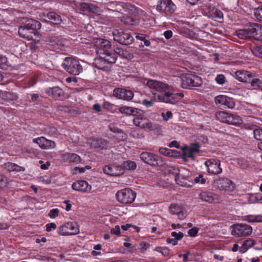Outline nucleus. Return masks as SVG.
<instances>
[{
	"label": "nucleus",
	"mask_w": 262,
	"mask_h": 262,
	"mask_svg": "<svg viewBox=\"0 0 262 262\" xmlns=\"http://www.w3.org/2000/svg\"><path fill=\"white\" fill-rule=\"evenodd\" d=\"M161 254L164 256H167L170 254V250L166 247H163Z\"/></svg>",
	"instance_id": "bf43d9fd"
},
{
	"label": "nucleus",
	"mask_w": 262,
	"mask_h": 262,
	"mask_svg": "<svg viewBox=\"0 0 262 262\" xmlns=\"http://www.w3.org/2000/svg\"><path fill=\"white\" fill-rule=\"evenodd\" d=\"M64 69L73 75H77L82 71V67H64Z\"/></svg>",
	"instance_id": "e433bc0d"
},
{
	"label": "nucleus",
	"mask_w": 262,
	"mask_h": 262,
	"mask_svg": "<svg viewBox=\"0 0 262 262\" xmlns=\"http://www.w3.org/2000/svg\"><path fill=\"white\" fill-rule=\"evenodd\" d=\"M143 83L151 89L155 90L160 92L157 94L152 93L154 95L155 101H159L165 103L173 104L175 99L172 94V88L168 84L154 80L144 79Z\"/></svg>",
	"instance_id": "f257e3e1"
},
{
	"label": "nucleus",
	"mask_w": 262,
	"mask_h": 262,
	"mask_svg": "<svg viewBox=\"0 0 262 262\" xmlns=\"http://www.w3.org/2000/svg\"><path fill=\"white\" fill-rule=\"evenodd\" d=\"M39 163L40 164V168L45 170L48 169L51 165V163L49 161H47L45 163H43L42 161L40 160L39 161Z\"/></svg>",
	"instance_id": "6e6d98bb"
},
{
	"label": "nucleus",
	"mask_w": 262,
	"mask_h": 262,
	"mask_svg": "<svg viewBox=\"0 0 262 262\" xmlns=\"http://www.w3.org/2000/svg\"><path fill=\"white\" fill-rule=\"evenodd\" d=\"M198 231L199 229L196 227L192 228L188 231V234L190 236L195 237L197 235Z\"/></svg>",
	"instance_id": "864d4df0"
},
{
	"label": "nucleus",
	"mask_w": 262,
	"mask_h": 262,
	"mask_svg": "<svg viewBox=\"0 0 262 262\" xmlns=\"http://www.w3.org/2000/svg\"><path fill=\"white\" fill-rule=\"evenodd\" d=\"M171 236L177 241L181 240L184 236V234L181 232L177 233V232L173 231L171 232Z\"/></svg>",
	"instance_id": "de8ad7c7"
},
{
	"label": "nucleus",
	"mask_w": 262,
	"mask_h": 262,
	"mask_svg": "<svg viewBox=\"0 0 262 262\" xmlns=\"http://www.w3.org/2000/svg\"><path fill=\"white\" fill-rule=\"evenodd\" d=\"M169 211L171 214L177 215L180 220H183L186 216L185 209L181 206L176 204H171L169 207Z\"/></svg>",
	"instance_id": "f3484780"
},
{
	"label": "nucleus",
	"mask_w": 262,
	"mask_h": 262,
	"mask_svg": "<svg viewBox=\"0 0 262 262\" xmlns=\"http://www.w3.org/2000/svg\"><path fill=\"white\" fill-rule=\"evenodd\" d=\"M172 113L171 111H167L166 113L162 112L161 113V116L162 117L164 121H168L169 119L172 118Z\"/></svg>",
	"instance_id": "09e8293b"
},
{
	"label": "nucleus",
	"mask_w": 262,
	"mask_h": 262,
	"mask_svg": "<svg viewBox=\"0 0 262 262\" xmlns=\"http://www.w3.org/2000/svg\"><path fill=\"white\" fill-rule=\"evenodd\" d=\"M176 6L171 0H158L157 10L165 14L172 13Z\"/></svg>",
	"instance_id": "6e6552de"
},
{
	"label": "nucleus",
	"mask_w": 262,
	"mask_h": 262,
	"mask_svg": "<svg viewBox=\"0 0 262 262\" xmlns=\"http://www.w3.org/2000/svg\"><path fill=\"white\" fill-rule=\"evenodd\" d=\"M107 144V142L103 139H92L91 142L92 147L100 149L106 148Z\"/></svg>",
	"instance_id": "bb28decb"
},
{
	"label": "nucleus",
	"mask_w": 262,
	"mask_h": 262,
	"mask_svg": "<svg viewBox=\"0 0 262 262\" xmlns=\"http://www.w3.org/2000/svg\"><path fill=\"white\" fill-rule=\"evenodd\" d=\"M134 97V93L132 91L124 90L123 98L122 99L129 101L130 100Z\"/></svg>",
	"instance_id": "a18cd8bd"
},
{
	"label": "nucleus",
	"mask_w": 262,
	"mask_h": 262,
	"mask_svg": "<svg viewBox=\"0 0 262 262\" xmlns=\"http://www.w3.org/2000/svg\"><path fill=\"white\" fill-rule=\"evenodd\" d=\"M242 122L243 120L239 116L229 113L227 124L236 125H239Z\"/></svg>",
	"instance_id": "2f4dec72"
},
{
	"label": "nucleus",
	"mask_w": 262,
	"mask_h": 262,
	"mask_svg": "<svg viewBox=\"0 0 262 262\" xmlns=\"http://www.w3.org/2000/svg\"><path fill=\"white\" fill-rule=\"evenodd\" d=\"M21 22L23 24L18 28L19 35L28 40H35L38 42L39 40H36V37L39 38V34L37 30L41 28V24L32 19L23 18Z\"/></svg>",
	"instance_id": "7ed1b4c3"
},
{
	"label": "nucleus",
	"mask_w": 262,
	"mask_h": 262,
	"mask_svg": "<svg viewBox=\"0 0 262 262\" xmlns=\"http://www.w3.org/2000/svg\"><path fill=\"white\" fill-rule=\"evenodd\" d=\"M205 165L207 168V171L213 174H219L222 172L221 168L220 161L217 159H209L205 162Z\"/></svg>",
	"instance_id": "9b49d317"
},
{
	"label": "nucleus",
	"mask_w": 262,
	"mask_h": 262,
	"mask_svg": "<svg viewBox=\"0 0 262 262\" xmlns=\"http://www.w3.org/2000/svg\"><path fill=\"white\" fill-rule=\"evenodd\" d=\"M114 39L121 44L130 45L134 41V38L130 32L127 30L116 29L113 32Z\"/></svg>",
	"instance_id": "39448f33"
},
{
	"label": "nucleus",
	"mask_w": 262,
	"mask_h": 262,
	"mask_svg": "<svg viewBox=\"0 0 262 262\" xmlns=\"http://www.w3.org/2000/svg\"><path fill=\"white\" fill-rule=\"evenodd\" d=\"M215 115L217 120L223 123H227L229 113L224 111H219L216 112Z\"/></svg>",
	"instance_id": "c9c22d12"
},
{
	"label": "nucleus",
	"mask_w": 262,
	"mask_h": 262,
	"mask_svg": "<svg viewBox=\"0 0 262 262\" xmlns=\"http://www.w3.org/2000/svg\"><path fill=\"white\" fill-rule=\"evenodd\" d=\"M135 34L136 35L135 37L137 39L140 40L141 41H143L145 40L146 37V35L145 34L137 33H135Z\"/></svg>",
	"instance_id": "680f3d73"
},
{
	"label": "nucleus",
	"mask_w": 262,
	"mask_h": 262,
	"mask_svg": "<svg viewBox=\"0 0 262 262\" xmlns=\"http://www.w3.org/2000/svg\"><path fill=\"white\" fill-rule=\"evenodd\" d=\"M140 158L144 162L153 166L161 165V160L155 154L148 152H143L140 154Z\"/></svg>",
	"instance_id": "f8f14e48"
},
{
	"label": "nucleus",
	"mask_w": 262,
	"mask_h": 262,
	"mask_svg": "<svg viewBox=\"0 0 262 262\" xmlns=\"http://www.w3.org/2000/svg\"><path fill=\"white\" fill-rule=\"evenodd\" d=\"M235 77L239 81L247 82L248 79L252 77V75L247 71L238 70L235 72Z\"/></svg>",
	"instance_id": "a878e982"
},
{
	"label": "nucleus",
	"mask_w": 262,
	"mask_h": 262,
	"mask_svg": "<svg viewBox=\"0 0 262 262\" xmlns=\"http://www.w3.org/2000/svg\"><path fill=\"white\" fill-rule=\"evenodd\" d=\"M5 167L9 171L20 172L24 171L25 169L24 167L11 162L5 163Z\"/></svg>",
	"instance_id": "7c9ffc66"
},
{
	"label": "nucleus",
	"mask_w": 262,
	"mask_h": 262,
	"mask_svg": "<svg viewBox=\"0 0 262 262\" xmlns=\"http://www.w3.org/2000/svg\"><path fill=\"white\" fill-rule=\"evenodd\" d=\"M137 165L135 162L128 161L123 163V168L127 170H134L136 168Z\"/></svg>",
	"instance_id": "a19ab883"
},
{
	"label": "nucleus",
	"mask_w": 262,
	"mask_h": 262,
	"mask_svg": "<svg viewBox=\"0 0 262 262\" xmlns=\"http://www.w3.org/2000/svg\"><path fill=\"white\" fill-rule=\"evenodd\" d=\"M194 181L195 183L204 184L206 182L205 179L203 178L202 174H200L198 177H196L194 179Z\"/></svg>",
	"instance_id": "3c124183"
},
{
	"label": "nucleus",
	"mask_w": 262,
	"mask_h": 262,
	"mask_svg": "<svg viewBox=\"0 0 262 262\" xmlns=\"http://www.w3.org/2000/svg\"><path fill=\"white\" fill-rule=\"evenodd\" d=\"M234 161L242 169H246L249 166L248 162L244 159H235Z\"/></svg>",
	"instance_id": "ea45409f"
},
{
	"label": "nucleus",
	"mask_w": 262,
	"mask_h": 262,
	"mask_svg": "<svg viewBox=\"0 0 262 262\" xmlns=\"http://www.w3.org/2000/svg\"><path fill=\"white\" fill-rule=\"evenodd\" d=\"M46 93L49 96H52L55 98L63 97L64 95V92L58 86L47 89Z\"/></svg>",
	"instance_id": "b1692460"
},
{
	"label": "nucleus",
	"mask_w": 262,
	"mask_h": 262,
	"mask_svg": "<svg viewBox=\"0 0 262 262\" xmlns=\"http://www.w3.org/2000/svg\"><path fill=\"white\" fill-rule=\"evenodd\" d=\"M80 6L83 11L94 13H98L100 11L99 7L92 4L82 3L81 4Z\"/></svg>",
	"instance_id": "c85d7f7f"
},
{
	"label": "nucleus",
	"mask_w": 262,
	"mask_h": 262,
	"mask_svg": "<svg viewBox=\"0 0 262 262\" xmlns=\"http://www.w3.org/2000/svg\"><path fill=\"white\" fill-rule=\"evenodd\" d=\"M164 37L166 39H169L172 37V32L170 30H168L164 33Z\"/></svg>",
	"instance_id": "338daca9"
},
{
	"label": "nucleus",
	"mask_w": 262,
	"mask_h": 262,
	"mask_svg": "<svg viewBox=\"0 0 262 262\" xmlns=\"http://www.w3.org/2000/svg\"><path fill=\"white\" fill-rule=\"evenodd\" d=\"M8 184L7 178L3 174H0V189L6 188Z\"/></svg>",
	"instance_id": "79ce46f5"
},
{
	"label": "nucleus",
	"mask_w": 262,
	"mask_h": 262,
	"mask_svg": "<svg viewBox=\"0 0 262 262\" xmlns=\"http://www.w3.org/2000/svg\"><path fill=\"white\" fill-rule=\"evenodd\" d=\"M118 110L122 114H125L128 116L132 115L135 117L136 115H140L142 113V111L140 109L126 106H120Z\"/></svg>",
	"instance_id": "6ab92c4d"
},
{
	"label": "nucleus",
	"mask_w": 262,
	"mask_h": 262,
	"mask_svg": "<svg viewBox=\"0 0 262 262\" xmlns=\"http://www.w3.org/2000/svg\"><path fill=\"white\" fill-rule=\"evenodd\" d=\"M177 184L184 187H190L192 186V183L189 179V177L184 175L182 172H179L175 178Z\"/></svg>",
	"instance_id": "aec40b11"
},
{
	"label": "nucleus",
	"mask_w": 262,
	"mask_h": 262,
	"mask_svg": "<svg viewBox=\"0 0 262 262\" xmlns=\"http://www.w3.org/2000/svg\"><path fill=\"white\" fill-rule=\"evenodd\" d=\"M0 98L6 101H13L16 100L17 96L10 92L0 91Z\"/></svg>",
	"instance_id": "c756f323"
},
{
	"label": "nucleus",
	"mask_w": 262,
	"mask_h": 262,
	"mask_svg": "<svg viewBox=\"0 0 262 262\" xmlns=\"http://www.w3.org/2000/svg\"><path fill=\"white\" fill-rule=\"evenodd\" d=\"M56 228V225L54 223H51L46 225V231L50 232L52 229H55Z\"/></svg>",
	"instance_id": "13d9d810"
},
{
	"label": "nucleus",
	"mask_w": 262,
	"mask_h": 262,
	"mask_svg": "<svg viewBox=\"0 0 262 262\" xmlns=\"http://www.w3.org/2000/svg\"><path fill=\"white\" fill-rule=\"evenodd\" d=\"M124 90V89L115 88L113 92L114 96L118 99H122L123 98Z\"/></svg>",
	"instance_id": "37998d69"
},
{
	"label": "nucleus",
	"mask_w": 262,
	"mask_h": 262,
	"mask_svg": "<svg viewBox=\"0 0 262 262\" xmlns=\"http://www.w3.org/2000/svg\"><path fill=\"white\" fill-rule=\"evenodd\" d=\"M57 110L60 111H62L64 112H69V108L68 107H67L66 106L63 105H58L57 107Z\"/></svg>",
	"instance_id": "0e129e2a"
},
{
	"label": "nucleus",
	"mask_w": 262,
	"mask_h": 262,
	"mask_svg": "<svg viewBox=\"0 0 262 262\" xmlns=\"http://www.w3.org/2000/svg\"><path fill=\"white\" fill-rule=\"evenodd\" d=\"M135 198V193L130 189H124L118 191L116 193L118 201L123 204L132 203Z\"/></svg>",
	"instance_id": "423d86ee"
},
{
	"label": "nucleus",
	"mask_w": 262,
	"mask_h": 262,
	"mask_svg": "<svg viewBox=\"0 0 262 262\" xmlns=\"http://www.w3.org/2000/svg\"><path fill=\"white\" fill-rule=\"evenodd\" d=\"M64 158L70 162L79 163L81 161L80 156L74 153H66L64 155Z\"/></svg>",
	"instance_id": "473e14b6"
},
{
	"label": "nucleus",
	"mask_w": 262,
	"mask_h": 262,
	"mask_svg": "<svg viewBox=\"0 0 262 262\" xmlns=\"http://www.w3.org/2000/svg\"><path fill=\"white\" fill-rule=\"evenodd\" d=\"M95 44L97 54L104 56L97 59L96 64H113L116 62L117 56L114 53H111V44L108 40L97 38L95 40Z\"/></svg>",
	"instance_id": "f03ea898"
},
{
	"label": "nucleus",
	"mask_w": 262,
	"mask_h": 262,
	"mask_svg": "<svg viewBox=\"0 0 262 262\" xmlns=\"http://www.w3.org/2000/svg\"><path fill=\"white\" fill-rule=\"evenodd\" d=\"M111 233L117 235H119L120 233V229L119 226L117 225L115 227V228H112L111 230Z\"/></svg>",
	"instance_id": "4d7b16f0"
},
{
	"label": "nucleus",
	"mask_w": 262,
	"mask_h": 262,
	"mask_svg": "<svg viewBox=\"0 0 262 262\" xmlns=\"http://www.w3.org/2000/svg\"><path fill=\"white\" fill-rule=\"evenodd\" d=\"M251 26V38L262 41V26L253 24Z\"/></svg>",
	"instance_id": "5701e85b"
},
{
	"label": "nucleus",
	"mask_w": 262,
	"mask_h": 262,
	"mask_svg": "<svg viewBox=\"0 0 262 262\" xmlns=\"http://www.w3.org/2000/svg\"><path fill=\"white\" fill-rule=\"evenodd\" d=\"M254 138L259 141H262V128H257L253 130Z\"/></svg>",
	"instance_id": "49530a36"
},
{
	"label": "nucleus",
	"mask_w": 262,
	"mask_h": 262,
	"mask_svg": "<svg viewBox=\"0 0 262 262\" xmlns=\"http://www.w3.org/2000/svg\"><path fill=\"white\" fill-rule=\"evenodd\" d=\"M79 232L78 225L75 222H68L60 226L57 230L58 233L62 236L75 235Z\"/></svg>",
	"instance_id": "0eeeda50"
},
{
	"label": "nucleus",
	"mask_w": 262,
	"mask_h": 262,
	"mask_svg": "<svg viewBox=\"0 0 262 262\" xmlns=\"http://www.w3.org/2000/svg\"><path fill=\"white\" fill-rule=\"evenodd\" d=\"M104 172L112 176H119L124 173V168L120 165H108L103 167Z\"/></svg>",
	"instance_id": "4468645a"
},
{
	"label": "nucleus",
	"mask_w": 262,
	"mask_h": 262,
	"mask_svg": "<svg viewBox=\"0 0 262 262\" xmlns=\"http://www.w3.org/2000/svg\"><path fill=\"white\" fill-rule=\"evenodd\" d=\"M255 244V241L251 238L244 241L242 246L240 248V252L245 253L249 248L251 247Z\"/></svg>",
	"instance_id": "f704fd0d"
},
{
	"label": "nucleus",
	"mask_w": 262,
	"mask_h": 262,
	"mask_svg": "<svg viewBox=\"0 0 262 262\" xmlns=\"http://www.w3.org/2000/svg\"><path fill=\"white\" fill-rule=\"evenodd\" d=\"M181 86L183 89H188L190 86L198 87L202 85V80L201 77L192 74H182Z\"/></svg>",
	"instance_id": "20e7f679"
},
{
	"label": "nucleus",
	"mask_w": 262,
	"mask_h": 262,
	"mask_svg": "<svg viewBox=\"0 0 262 262\" xmlns=\"http://www.w3.org/2000/svg\"><path fill=\"white\" fill-rule=\"evenodd\" d=\"M33 142L37 144L42 149H49L55 147V143L51 140H47L45 137H41L33 139Z\"/></svg>",
	"instance_id": "2eb2a0df"
},
{
	"label": "nucleus",
	"mask_w": 262,
	"mask_h": 262,
	"mask_svg": "<svg viewBox=\"0 0 262 262\" xmlns=\"http://www.w3.org/2000/svg\"><path fill=\"white\" fill-rule=\"evenodd\" d=\"M113 105L107 101L104 102L103 104V108L107 109V110L112 109L113 108Z\"/></svg>",
	"instance_id": "774afa93"
},
{
	"label": "nucleus",
	"mask_w": 262,
	"mask_h": 262,
	"mask_svg": "<svg viewBox=\"0 0 262 262\" xmlns=\"http://www.w3.org/2000/svg\"><path fill=\"white\" fill-rule=\"evenodd\" d=\"M251 26L247 28L239 29L236 31V36L242 39H248L251 38Z\"/></svg>",
	"instance_id": "393cba45"
},
{
	"label": "nucleus",
	"mask_w": 262,
	"mask_h": 262,
	"mask_svg": "<svg viewBox=\"0 0 262 262\" xmlns=\"http://www.w3.org/2000/svg\"><path fill=\"white\" fill-rule=\"evenodd\" d=\"M47 17L55 24H58L61 21L60 16L53 12L48 13Z\"/></svg>",
	"instance_id": "4c0bfd02"
},
{
	"label": "nucleus",
	"mask_w": 262,
	"mask_h": 262,
	"mask_svg": "<svg viewBox=\"0 0 262 262\" xmlns=\"http://www.w3.org/2000/svg\"><path fill=\"white\" fill-rule=\"evenodd\" d=\"M59 212V210L57 208L52 209L50 211L48 215L51 218H55L58 216Z\"/></svg>",
	"instance_id": "8fccbe9b"
},
{
	"label": "nucleus",
	"mask_w": 262,
	"mask_h": 262,
	"mask_svg": "<svg viewBox=\"0 0 262 262\" xmlns=\"http://www.w3.org/2000/svg\"><path fill=\"white\" fill-rule=\"evenodd\" d=\"M169 146L170 147H176L177 148H179L180 147V144L177 141L174 140L169 143Z\"/></svg>",
	"instance_id": "69168bd1"
},
{
	"label": "nucleus",
	"mask_w": 262,
	"mask_h": 262,
	"mask_svg": "<svg viewBox=\"0 0 262 262\" xmlns=\"http://www.w3.org/2000/svg\"><path fill=\"white\" fill-rule=\"evenodd\" d=\"M134 125L142 128L150 129L152 128V123L146 117H143V112L140 115H136L133 119Z\"/></svg>",
	"instance_id": "ddd939ff"
},
{
	"label": "nucleus",
	"mask_w": 262,
	"mask_h": 262,
	"mask_svg": "<svg viewBox=\"0 0 262 262\" xmlns=\"http://www.w3.org/2000/svg\"><path fill=\"white\" fill-rule=\"evenodd\" d=\"M210 15L211 17L218 21H220V20L222 19L223 18L222 12L215 7H213L210 9Z\"/></svg>",
	"instance_id": "72a5a7b5"
},
{
	"label": "nucleus",
	"mask_w": 262,
	"mask_h": 262,
	"mask_svg": "<svg viewBox=\"0 0 262 262\" xmlns=\"http://www.w3.org/2000/svg\"><path fill=\"white\" fill-rule=\"evenodd\" d=\"M254 15L258 20L262 22V7L255 8L254 10Z\"/></svg>",
	"instance_id": "c03bdc74"
},
{
	"label": "nucleus",
	"mask_w": 262,
	"mask_h": 262,
	"mask_svg": "<svg viewBox=\"0 0 262 262\" xmlns=\"http://www.w3.org/2000/svg\"><path fill=\"white\" fill-rule=\"evenodd\" d=\"M215 80L219 84H222L225 83V77L223 75H218L215 78Z\"/></svg>",
	"instance_id": "603ef678"
},
{
	"label": "nucleus",
	"mask_w": 262,
	"mask_h": 262,
	"mask_svg": "<svg viewBox=\"0 0 262 262\" xmlns=\"http://www.w3.org/2000/svg\"><path fill=\"white\" fill-rule=\"evenodd\" d=\"M260 81L258 79H253L251 82V84L255 88L260 86Z\"/></svg>",
	"instance_id": "052dcab7"
},
{
	"label": "nucleus",
	"mask_w": 262,
	"mask_h": 262,
	"mask_svg": "<svg viewBox=\"0 0 262 262\" xmlns=\"http://www.w3.org/2000/svg\"><path fill=\"white\" fill-rule=\"evenodd\" d=\"M199 198L202 201L208 203H214L219 200V197L216 194L209 191L201 192Z\"/></svg>",
	"instance_id": "412c9836"
},
{
	"label": "nucleus",
	"mask_w": 262,
	"mask_h": 262,
	"mask_svg": "<svg viewBox=\"0 0 262 262\" xmlns=\"http://www.w3.org/2000/svg\"><path fill=\"white\" fill-rule=\"evenodd\" d=\"M72 188L78 191L89 192L91 189V186L88 182L84 180H79L73 183L72 186Z\"/></svg>",
	"instance_id": "a211bd4d"
},
{
	"label": "nucleus",
	"mask_w": 262,
	"mask_h": 262,
	"mask_svg": "<svg viewBox=\"0 0 262 262\" xmlns=\"http://www.w3.org/2000/svg\"><path fill=\"white\" fill-rule=\"evenodd\" d=\"M166 242L167 244H171L173 246H176L178 244V241L175 238H167Z\"/></svg>",
	"instance_id": "e2e57ef3"
},
{
	"label": "nucleus",
	"mask_w": 262,
	"mask_h": 262,
	"mask_svg": "<svg viewBox=\"0 0 262 262\" xmlns=\"http://www.w3.org/2000/svg\"><path fill=\"white\" fill-rule=\"evenodd\" d=\"M121 21L124 24L135 26L139 24V19L132 16L124 15L121 17Z\"/></svg>",
	"instance_id": "cd10ccee"
},
{
	"label": "nucleus",
	"mask_w": 262,
	"mask_h": 262,
	"mask_svg": "<svg viewBox=\"0 0 262 262\" xmlns=\"http://www.w3.org/2000/svg\"><path fill=\"white\" fill-rule=\"evenodd\" d=\"M252 232V227L246 224H236L233 227L232 234L237 237L248 236Z\"/></svg>",
	"instance_id": "1a4fd4ad"
},
{
	"label": "nucleus",
	"mask_w": 262,
	"mask_h": 262,
	"mask_svg": "<svg viewBox=\"0 0 262 262\" xmlns=\"http://www.w3.org/2000/svg\"><path fill=\"white\" fill-rule=\"evenodd\" d=\"M200 148V146L199 143H192L189 146H187L184 148V155L188 158L194 159L193 154L198 152Z\"/></svg>",
	"instance_id": "4be33fe9"
},
{
	"label": "nucleus",
	"mask_w": 262,
	"mask_h": 262,
	"mask_svg": "<svg viewBox=\"0 0 262 262\" xmlns=\"http://www.w3.org/2000/svg\"><path fill=\"white\" fill-rule=\"evenodd\" d=\"M214 184L221 191H231L234 190L233 183L227 178H220L214 180Z\"/></svg>",
	"instance_id": "9d476101"
},
{
	"label": "nucleus",
	"mask_w": 262,
	"mask_h": 262,
	"mask_svg": "<svg viewBox=\"0 0 262 262\" xmlns=\"http://www.w3.org/2000/svg\"><path fill=\"white\" fill-rule=\"evenodd\" d=\"M62 66H80L79 61L72 57H66L64 59V62Z\"/></svg>",
	"instance_id": "58836bf2"
},
{
	"label": "nucleus",
	"mask_w": 262,
	"mask_h": 262,
	"mask_svg": "<svg viewBox=\"0 0 262 262\" xmlns=\"http://www.w3.org/2000/svg\"><path fill=\"white\" fill-rule=\"evenodd\" d=\"M215 102L216 104L224 105L229 108H233L235 106V102L232 98L224 95H219L215 98Z\"/></svg>",
	"instance_id": "dca6fc26"
},
{
	"label": "nucleus",
	"mask_w": 262,
	"mask_h": 262,
	"mask_svg": "<svg viewBox=\"0 0 262 262\" xmlns=\"http://www.w3.org/2000/svg\"><path fill=\"white\" fill-rule=\"evenodd\" d=\"M149 244L146 243L144 242H142L140 244V250L142 252H144L149 247Z\"/></svg>",
	"instance_id": "5fc2aeb1"
}]
</instances>
